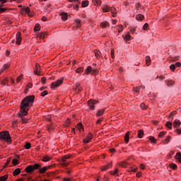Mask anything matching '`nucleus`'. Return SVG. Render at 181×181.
<instances>
[{"label": "nucleus", "mask_w": 181, "mask_h": 181, "mask_svg": "<svg viewBox=\"0 0 181 181\" xmlns=\"http://www.w3.org/2000/svg\"><path fill=\"white\" fill-rule=\"evenodd\" d=\"M127 163L126 161L119 163V166H121L122 168H127Z\"/></svg>", "instance_id": "obj_44"}, {"label": "nucleus", "mask_w": 181, "mask_h": 181, "mask_svg": "<svg viewBox=\"0 0 181 181\" xmlns=\"http://www.w3.org/2000/svg\"><path fill=\"white\" fill-rule=\"evenodd\" d=\"M64 78L58 79L57 81H54L51 83V88H56L59 87V86H62L63 84Z\"/></svg>", "instance_id": "obj_3"}, {"label": "nucleus", "mask_w": 181, "mask_h": 181, "mask_svg": "<svg viewBox=\"0 0 181 181\" xmlns=\"http://www.w3.org/2000/svg\"><path fill=\"white\" fill-rule=\"evenodd\" d=\"M22 11H25V13H28V14L30 13V8L29 7H26L25 8H22Z\"/></svg>", "instance_id": "obj_43"}, {"label": "nucleus", "mask_w": 181, "mask_h": 181, "mask_svg": "<svg viewBox=\"0 0 181 181\" xmlns=\"http://www.w3.org/2000/svg\"><path fill=\"white\" fill-rule=\"evenodd\" d=\"M174 84H175V81H168L167 82L168 87H172V86H174Z\"/></svg>", "instance_id": "obj_31"}, {"label": "nucleus", "mask_w": 181, "mask_h": 181, "mask_svg": "<svg viewBox=\"0 0 181 181\" xmlns=\"http://www.w3.org/2000/svg\"><path fill=\"white\" fill-rule=\"evenodd\" d=\"M34 30L35 32H39V30H40V25L39 23L35 24Z\"/></svg>", "instance_id": "obj_26"}, {"label": "nucleus", "mask_w": 181, "mask_h": 181, "mask_svg": "<svg viewBox=\"0 0 181 181\" xmlns=\"http://www.w3.org/2000/svg\"><path fill=\"white\" fill-rule=\"evenodd\" d=\"M84 71V68L83 67H79L76 70V73H83Z\"/></svg>", "instance_id": "obj_33"}, {"label": "nucleus", "mask_w": 181, "mask_h": 181, "mask_svg": "<svg viewBox=\"0 0 181 181\" xmlns=\"http://www.w3.org/2000/svg\"><path fill=\"white\" fill-rule=\"evenodd\" d=\"M91 73H92V76H94V74H97V69H92Z\"/></svg>", "instance_id": "obj_59"}, {"label": "nucleus", "mask_w": 181, "mask_h": 181, "mask_svg": "<svg viewBox=\"0 0 181 181\" xmlns=\"http://www.w3.org/2000/svg\"><path fill=\"white\" fill-rule=\"evenodd\" d=\"M45 36H46L45 33H41L37 35V37H39V39H45Z\"/></svg>", "instance_id": "obj_29"}, {"label": "nucleus", "mask_w": 181, "mask_h": 181, "mask_svg": "<svg viewBox=\"0 0 181 181\" xmlns=\"http://www.w3.org/2000/svg\"><path fill=\"white\" fill-rule=\"evenodd\" d=\"M51 159H52V158H50L49 156H44L42 157V162H49V160H50Z\"/></svg>", "instance_id": "obj_17"}, {"label": "nucleus", "mask_w": 181, "mask_h": 181, "mask_svg": "<svg viewBox=\"0 0 181 181\" xmlns=\"http://www.w3.org/2000/svg\"><path fill=\"white\" fill-rule=\"evenodd\" d=\"M109 173L112 176H115V175H117L118 176V168H116L115 171H110Z\"/></svg>", "instance_id": "obj_27"}, {"label": "nucleus", "mask_w": 181, "mask_h": 181, "mask_svg": "<svg viewBox=\"0 0 181 181\" xmlns=\"http://www.w3.org/2000/svg\"><path fill=\"white\" fill-rule=\"evenodd\" d=\"M41 83H42V84H46V78H41Z\"/></svg>", "instance_id": "obj_57"}, {"label": "nucleus", "mask_w": 181, "mask_h": 181, "mask_svg": "<svg viewBox=\"0 0 181 181\" xmlns=\"http://www.w3.org/2000/svg\"><path fill=\"white\" fill-rule=\"evenodd\" d=\"M5 11H8V8H2V5H0V13H4Z\"/></svg>", "instance_id": "obj_42"}, {"label": "nucleus", "mask_w": 181, "mask_h": 181, "mask_svg": "<svg viewBox=\"0 0 181 181\" xmlns=\"http://www.w3.org/2000/svg\"><path fill=\"white\" fill-rule=\"evenodd\" d=\"M129 132H127L124 136V141L126 142V144H128V142H129Z\"/></svg>", "instance_id": "obj_14"}, {"label": "nucleus", "mask_w": 181, "mask_h": 181, "mask_svg": "<svg viewBox=\"0 0 181 181\" xmlns=\"http://www.w3.org/2000/svg\"><path fill=\"white\" fill-rule=\"evenodd\" d=\"M47 170V167H43L42 168H40V173H45Z\"/></svg>", "instance_id": "obj_35"}, {"label": "nucleus", "mask_w": 181, "mask_h": 181, "mask_svg": "<svg viewBox=\"0 0 181 181\" xmlns=\"http://www.w3.org/2000/svg\"><path fill=\"white\" fill-rule=\"evenodd\" d=\"M105 110H104V109H103V110H99L98 111V112L96 113V115H97V117H101L102 115H103V114H104V112H105Z\"/></svg>", "instance_id": "obj_20"}, {"label": "nucleus", "mask_w": 181, "mask_h": 181, "mask_svg": "<svg viewBox=\"0 0 181 181\" xmlns=\"http://www.w3.org/2000/svg\"><path fill=\"white\" fill-rule=\"evenodd\" d=\"M170 70H171L172 71H175V69H176V65H175V64H171V65L170 66Z\"/></svg>", "instance_id": "obj_50"}, {"label": "nucleus", "mask_w": 181, "mask_h": 181, "mask_svg": "<svg viewBox=\"0 0 181 181\" xmlns=\"http://www.w3.org/2000/svg\"><path fill=\"white\" fill-rule=\"evenodd\" d=\"M145 16L142 14H138L136 16V21H144Z\"/></svg>", "instance_id": "obj_15"}, {"label": "nucleus", "mask_w": 181, "mask_h": 181, "mask_svg": "<svg viewBox=\"0 0 181 181\" xmlns=\"http://www.w3.org/2000/svg\"><path fill=\"white\" fill-rule=\"evenodd\" d=\"M92 70H93V68L90 66H88L86 68V69L85 70V74H90V73H91Z\"/></svg>", "instance_id": "obj_18"}, {"label": "nucleus", "mask_w": 181, "mask_h": 181, "mask_svg": "<svg viewBox=\"0 0 181 181\" xmlns=\"http://www.w3.org/2000/svg\"><path fill=\"white\" fill-rule=\"evenodd\" d=\"M18 163H19V161L16 158H15L12 160V163H13V165H14V166H16V165H18Z\"/></svg>", "instance_id": "obj_47"}, {"label": "nucleus", "mask_w": 181, "mask_h": 181, "mask_svg": "<svg viewBox=\"0 0 181 181\" xmlns=\"http://www.w3.org/2000/svg\"><path fill=\"white\" fill-rule=\"evenodd\" d=\"M21 33L18 32L16 33V45H21V42H22V37H21Z\"/></svg>", "instance_id": "obj_6"}, {"label": "nucleus", "mask_w": 181, "mask_h": 181, "mask_svg": "<svg viewBox=\"0 0 181 181\" xmlns=\"http://www.w3.org/2000/svg\"><path fill=\"white\" fill-rule=\"evenodd\" d=\"M8 179V175H4L0 177V181H5Z\"/></svg>", "instance_id": "obj_48"}, {"label": "nucleus", "mask_w": 181, "mask_h": 181, "mask_svg": "<svg viewBox=\"0 0 181 181\" xmlns=\"http://www.w3.org/2000/svg\"><path fill=\"white\" fill-rule=\"evenodd\" d=\"M163 142L164 144H169V142H170V136H168Z\"/></svg>", "instance_id": "obj_39"}, {"label": "nucleus", "mask_w": 181, "mask_h": 181, "mask_svg": "<svg viewBox=\"0 0 181 181\" xmlns=\"http://www.w3.org/2000/svg\"><path fill=\"white\" fill-rule=\"evenodd\" d=\"M112 13V16H113V18H115V15H117V9H115V8H110V11Z\"/></svg>", "instance_id": "obj_16"}, {"label": "nucleus", "mask_w": 181, "mask_h": 181, "mask_svg": "<svg viewBox=\"0 0 181 181\" xmlns=\"http://www.w3.org/2000/svg\"><path fill=\"white\" fill-rule=\"evenodd\" d=\"M20 173H21V168H16L13 171V176H18V175H19Z\"/></svg>", "instance_id": "obj_22"}, {"label": "nucleus", "mask_w": 181, "mask_h": 181, "mask_svg": "<svg viewBox=\"0 0 181 181\" xmlns=\"http://www.w3.org/2000/svg\"><path fill=\"white\" fill-rule=\"evenodd\" d=\"M117 30L119 33H121V32H122L124 30V26H122V25H117Z\"/></svg>", "instance_id": "obj_30"}, {"label": "nucleus", "mask_w": 181, "mask_h": 181, "mask_svg": "<svg viewBox=\"0 0 181 181\" xmlns=\"http://www.w3.org/2000/svg\"><path fill=\"white\" fill-rule=\"evenodd\" d=\"M175 159H177L178 160V162H180V163H181V153H177V154L175 156Z\"/></svg>", "instance_id": "obj_25"}, {"label": "nucleus", "mask_w": 181, "mask_h": 181, "mask_svg": "<svg viewBox=\"0 0 181 181\" xmlns=\"http://www.w3.org/2000/svg\"><path fill=\"white\" fill-rule=\"evenodd\" d=\"M165 135V132H160L158 134V138H162Z\"/></svg>", "instance_id": "obj_54"}, {"label": "nucleus", "mask_w": 181, "mask_h": 181, "mask_svg": "<svg viewBox=\"0 0 181 181\" xmlns=\"http://www.w3.org/2000/svg\"><path fill=\"white\" fill-rule=\"evenodd\" d=\"M30 146H31L30 143H26L24 147L25 149H30Z\"/></svg>", "instance_id": "obj_49"}, {"label": "nucleus", "mask_w": 181, "mask_h": 181, "mask_svg": "<svg viewBox=\"0 0 181 181\" xmlns=\"http://www.w3.org/2000/svg\"><path fill=\"white\" fill-rule=\"evenodd\" d=\"M34 74L36 76H40V65H39V64H35V70L34 71Z\"/></svg>", "instance_id": "obj_7"}, {"label": "nucleus", "mask_w": 181, "mask_h": 181, "mask_svg": "<svg viewBox=\"0 0 181 181\" xmlns=\"http://www.w3.org/2000/svg\"><path fill=\"white\" fill-rule=\"evenodd\" d=\"M103 180L104 181H108V180H110V179L106 175H104Z\"/></svg>", "instance_id": "obj_63"}, {"label": "nucleus", "mask_w": 181, "mask_h": 181, "mask_svg": "<svg viewBox=\"0 0 181 181\" xmlns=\"http://www.w3.org/2000/svg\"><path fill=\"white\" fill-rule=\"evenodd\" d=\"M92 138H93V134L89 133V135H88L86 136V138L85 139H83V143L84 144H88V142H90V141H91Z\"/></svg>", "instance_id": "obj_9"}, {"label": "nucleus", "mask_w": 181, "mask_h": 181, "mask_svg": "<svg viewBox=\"0 0 181 181\" xmlns=\"http://www.w3.org/2000/svg\"><path fill=\"white\" fill-rule=\"evenodd\" d=\"M114 49H111V56H112V59H114L115 57V56L114 55Z\"/></svg>", "instance_id": "obj_61"}, {"label": "nucleus", "mask_w": 181, "mask_h": 181, "mask_svg": "<svg viewBox=\"0 0 181 181\" xmlns=\"http://www.w3.org/2000/svg\"><path fill=\"white\" fill-rule=\"evenodd\" d=\"M146 64L147 66L151 65V57L149 56L146 57Z\"/></svg>", "instance_id": "obj_24"}, {"label": "nucleus", "mask_w": 181, "mask_h": 181, "mask_svg": "<svg viewBox=\"0 0 181 181\" xmlns=\"http://www.w3.org/2000/svg\"><path fill=\"white\" fill-rule=\"evenodd\" d=\"M95 54L96 57H98V59L101 57V52H100V51H96L95 52Z\"/></svg>", "instance_id": "obj_46"}, {"label": "nucleus", "mask_w": 181, "mask_h": 181, "mask_svg": "<svg viewBox=\"0 0 181 181\" xmlns=\"http://www.w3.org/2000/svg\"><path fill=\"white\" fill-rule=\"evenodd\" d=\"M81 6L82 8H86V6H88V1H83L81 2Z\"/></svg>", "instance_id": "obj_23"}, {"label": "nucleus", "mask_w": 181, "mask_h": 181, "mask_svg": "<svg viewBox=\"0 0 181 181\" xmlns=\"http://www.w3.org/2000/svg\"><path fill=\"white\" fill-rule=\"evenodd\" d=\"M45 95H47V90H44L41 93V96L45 97Z\"/></svg>", "instance_id": "obj_53"}, {"label": "nucleus", "mask_w": 181, "mask_h": 181, "mask_svg": "<svg viewBox=\"0 0 181 181\" xmlns=\"http://www.w3.org/2000/svg\"><path fill=\"white\" fill-rule=\"evenodd\" d=\"M136 30V28H132L130 29V31L132 32V33H134Z\"/></svg>", "instance_id": "obj_62"}, {"label": "nucleus", "mask_w": 181, "mask_h": 181, "mask_svg": "<svg viewBox=\"0 0 181 181\" xmlns=\"http://www.w3.org/2000/svg\"><path fill=\"white\" fill-rule=\"evenodd\" d=\"M1 83L2 86H6V84H7V86H8V78H6L3 79Z\"/></svg>", "instance_id": "obj_34"}, {"label": "nucleus", "mask_w": 181, "mask_h": 181, "mask_svg": "<svg viewBox=\"0 0 181 181\" xmlns=\"http://www.w3.org/2000/svg\"><path fill=\"white\" fill-rule=\"evenodd\" d=\"M165 127L169 128V129H172V122H167L165 124Z\"/></svg>", "instance_id": "obj_40"}, {"label": "nucleus", "mask_w": 181, "mask_h": 181, "mask_svg": "<svg viewBox=\"0 0 181 181\" xmlns=\"http://www.w3.org/2000/svg\"><path fill=\"white\" fill-rule=\"evenodd\" d=\"M98 102L97 100H90L88 102V105L90 107V109L91 110H95V107H94V105H95V104H97Z\"/></svg>", "instance_id": "obj_4"}, {"label": "nucleus", "mask_w": 181, "mask_h": 181, "mask_svg": "<svg viewBox=\"0 0 181 181\" xmlns=\"http://www.w3.org/2000/svg\"><path fill=\"white\" fill-rule=\"evenodd\" d=\"M76 90L78 93H81V91H83V88H81V86L78 83L76 85Z\"/></svg>", "instance_id": "obj_13"}, {"label": "nucleus", "mask_w": 181, "mask_h": 181, "mask_svg": "<svg viewBox=\"0 0 181 181\" xmlns=\"http://www.w3.org/2000/svg\"><path fill=\"white\" fill-rule=\"evenodd\" d=\"M102 9L103 12H110L111 11V7H110L109 6H105L104 7H103Z\"/></svg>", "instance_id": "obj_19"}, {"label": "nucleus", "mask_w": 181, "mask_h": 181, "mask_svg": "<svg viewBox=\"0 0 181 181\" xmlns=\"http://www.w3.org/2000/svg\"><path fill=\"white\" fill-rule=\"evenodd\" d=\"M93 2L94 4V5H97L98 6V5H101L100 0H93Z\"/></svg>", "instance_id": "obj_36"}, {"label": "nucleus", "mask_w": 181, "mask_h": 181, "mask_svg": "<svg viewBox=\"0 0 181 181\" xmlns=\"http://www.w3.org/2000/svg\"><path fill=\"white\" fill-rule=\"evenodd\" d=\"M101 28H107L108 26V22L105 21L100 24Z\"/></svg>", "instance_id": "obj_37"}, {"label": "nucleus", "mask_w": 181, "mask_h": 181, "mask_svg": "<svg viewBox=\"0 0 181 181\" xmlns=\"http://www.w3.org/2000/svg\"><path fill=\"white\" fill-rule=\"evenodd\" d=\"M76 23L78 24L77 28H80V25H81V21L77 19L76 20Z\"/></svg>", "instance_id": "obj_52"}, {"label": "nucleus", "mask_w": 181, "mask_h": 181, "mask_svg": "<svg viewBox=\"0 0 181 181\" xmlns=\"http://www.w3.org/2000/svg\"><path fill=\"white\" fill-rule=\"evenodd\" d=\"M25 171L27 173H33V172H35L33 170V165H28L27 168H25Z\"/></svg>", "instance_id": "obj_8"}, {"label": "nucleus", "mask_w": 181, "mask_h": 181, "mask_svg": "<svg viewBox=\"0 0 181 181\" xmlns=\"http://www.w3.org/2000/svg\"><path fill=\"white\" fill-rule=\"evenodd\" d=\"M11 162V158H8L6 160V162L5 163V164L4 165V169H5V168H6L8 166V165H9V163Z\"/></svg>", "instance_id": "obj_38"}, {"label": "nucleus", "mask_w": 181, "mask_h": 181, "mask_svg": "<svg viewBox=\"0 0 181 181\" xmlns=\"http://www.w3.org/2000/svg\"><path fill=\"white\" fill-rule=\"evenodd\" d=\"M176 132L179 134L181 135V130L180 129H176Z\"/></svg>", "instance_id": "obj_64"}, {"label": "nucleus", "mask_w": 181, "mask_h": 181, "mask_svg": "<svg viewBox=\"0 0 181 181\" xmlns=\"http://www.w3.org/2000/svg\"><path fill=\"white\" fill-rule=\"evenodd\" d=\"M137 136L138 138H142L144 136V130H139Z\"/></svg>", "instance_id": "obj_28"}, {"label": "nucleus", "mask_w": 181, "mask_h": 181, "mask_svg": "<svg viewBox=\"0 0 181 181\" xmlns=\"http://www.w3.org/2000/svg\"><path fill=\"white\" fill-rule=\"evenodd\" d=\"M148 26H149V24H148V23H146L144 25V26H143L144 30H146V29H148Z\"/></svg>", "instance_id": "obj_51"}, {"label": "nucleus", "mask_w": 181, "mask_h": 181, "mask_svg": "<svg viewBox=\"0 0 181 181\" xmlns=\"http://www.w3.org/2000/svg\"><path fill=\"white\" fill-rule=\"evenodd\" d=\"M170 168L171 169L175 170V169H177V165L176 164H175V163H171V164H170Z\"/></svg>", "instance_id": "obj_45"}, {"label": "nucleus", "mask_w": 181, "mask_h": 181, "mask_svg": "<svg viewBox=\"0 0 181 181\" xmlns=\"http://www.w3.org/2000/svg\"><path fill=\"white\" fill-rule=\"evenodd\" d=\"M66 159H70V156H64L61 161L62 166H69V163L66 162Z\"/></svg>", "instance_id": "obj_5"}, {"label": "nucleus", "mask_w": 181, "mask_h": 181, "mask_svg": "<svg viewBox=\"0 0 181 181\" xmlns=\"http://www.w3.org/2000/svg\"><path fill=\"white\" fill-rule=\"evenodd\" d=\"M122 37L125 42H129V40H131V35H129V34L122 35Z\"/></svg>", "instance_id": "obj_12"}, {"label": "nucleus", "mask_w": 181, "mask_h": 181, "mask_svg": "<svg viewBox=\"0 0 181 181\" xmlns=\"http://www.w3.org/2000/svg\"><path fill=\"white\" fill-rule=\"evenodd\" d=\"M62 21H67V13H61Z\"/></svg>", "instance_id": "obj_21"}, {"label": "nucleus", "mask_w": 181, "mask_h": 181, "mask_svg": "<svg viewBox=\"0 0 181 181\" xmlns=\"http://www.w3.org/2000/svg\"><path fill=\"white\" fill-rule=\"evenodd\" d=\"M110 168H112V163H110L109 164L104 165L102 168V170H103V171L108 170V169H110Z\"/></svg>", "instance_id": "obj_11"}, {"label": "nucleus", "mask_w": 181, "mask_h": 181, "mask_svg": "<svg viewBox=\"0 0 181 181\" xmlns=\"http://www.w3.org/2000/svg\"><path fill=\"white\" fill-rule=\"evenodd\" d=\"M180 120L175 119L173 122V127L174 128H179L180 127Z\"/></svg>", "instance_id": "obj_10"}, {"label": "nucleus", "mask_w": 181, "mask_h": 181, "mask_svg": "<svg viewBox=\"0 0 181 181\" xmlns=\"http://www.w3.org/2000/svg\"><path fill=\"white\" fill-rule=\"evenodd\" d=\"M78 129H83V124L81 123L78 124Z\"/></svg>", "instance_id": "obj_58"}, {"label": "nucleus", "mask_w": 181, "mask_h": 181, "mask_svg": "<svg viewBox=\"0 0 181 181\" xmlns=\"http://www.w3.org/2000/svg\"><path fill=\"white\" fill-rule=\"evenodd\" d=\"M0 140L6 142V144H11L12 139L9 134V132H2L0 133Z\"/></svg>", "instance_id": "obj_2"}, {"label": "nucleus", "mask_w": 181, "mask_h": 181, "mask_svg": "<svg viewBox=\"0 0 181 181\" xmlns=\"http://www.w3.org/2000/svg\"><path fill=\"white\" fill-rule=\"evenodd\" d=\"M21 80H22V75H21L20 76H18V77L16 78L17 83H19Z\"/></svg>", "instance_id": "obj_60"}, {"label": "nucleus", "mask_w": 181, "mask_h": 181, "mask_svg": "<svg viewBox=\"0 0 181 181\" xmlns=\"http://www.w3.org/2000/svg\"><path fill=\"white\" fill-rule=\"evenodd\" d=\"M148 139H149V141H150L151 142H152L153 144H155V143L156 142V139H155V137H153V136H150V137L148 138Z\"/></svg>", "instance_id": "obj_41"}, {"label": "nucleus", "mask_w": 181, "mask_h": 181, "mask_svg": "<svg viewBox=\"0 0 181 181\" xmlns=\"http://www.w3.org/2000/svg\"><path fill=\"white\" fill-rule=\"evenodd\" d=\"M140 107H141V110H146V105H144V103H141L140 105Z\"/></svg>", "instance_id": "obj_56"}, {"label": "nucleus", "mask_w": 181, "mask_h": 181, "mask_svg": "<svg viewBox=\"0 0 181 181\" xmlns=\"http://www.w3.org/2000/svg\"><path fill=\"white\" fill-rule=\"evenodd\" d=\"M35 103V95L26 96L21 103V113L18 114L19 118L21 119L23 124H28V120L25 117L28 115V111H29V107H32Z\"/></svg>", "instance_id": "obj_1"}, {"label": "nucleus", "mask_w": 181, "mask_h": 181, "mask_svg": "<svg viewBox=\"0 0 181 181\" xmlns=\"http://www.w3.org/2000/svg\"><path fill=\"white\" fill-rule=\"evenodd\" d=\"M40 167H41L40 165L37 164V163H36L34 165H33V170H37V169H39V170H40Z\"/></svg>", "instance_id": "obj_32"}, {"label": "nucleus", "mask_w": 181, "mask_h": 181, "mask_svg": "<svg viewBox=\"0 0 181 181\" xmlns=\"http://www.w3.org/2000/svg\"><path fill=\"white\" fill-rule=\"evenodd\" d=\"M139 86H137L136 88H133L134 91H135V93H139Z\"/></svg>", "instance_id": "obj_55"}]
</instances>
